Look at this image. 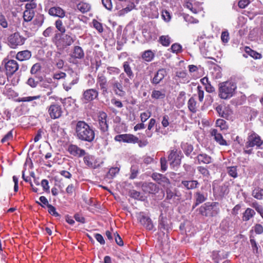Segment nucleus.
Here are the masks:
<instances>
[{
  "label": "nucleus",
  "instance_id": "38",
  "mask_svg": "<svg viewBox=\"0 0 263 263\" xmlns=\"http://www.w3.org/2000/svg\"><path fill=\"white\" fill-rule=\"evenodd\" d=\"M195 198L196 200L195 205H197L203 202L206 200L205 196L202 193L199 192H197L195 194Z\"/></svg>",
  "mask_w": 263,
  "mask_h": 263
},
{
  "label": "nucleus",
  "instance_id": "12",
  "mask_svg": "<svg viewBox=\"0 0 263 263\" xmlns=\"http://www.w3.org/2000/svg\"><path fill=\"white\" fill-rule=\"evenodd\" d=\"M97 85L100 86L103 95L108 93L107 79L103 73H99L98 74Z\"/></svg>",
  "mask_w": 263,
  "mask_h": 263
},
{
  "label": "nucleus",
  "instance_id": "34",
  "mask_svg": "<svg viewBox=\"0 0 263 263\" xmlns=\"http://www.w3.org/2000/svg\"><path fill=\"white\" fill-rule=\"evenodd\" d=\"M51 129L58 136H63L64 133V129L60 127L58 123H54L51 126Z\"/></svg>",
  "mask_w": 263,
  "mask_h": 263
},
{
  "label": "nucleus",
  "instance_id": "42",
  "mask_svg": "<svg viewBox=\"0 0 263 263\" xmlns=\"http://www.w3.org/2000/svg\"><path fill=\"white\" fill-rule=\"evenodd\" d=\"M246 52L248 53L251 57L255 59H259L261 57V54L252 50L249 47L246 48Z\"/></svg>",
  "mask_w": 263,
  "mask_h": 263
},
{
  "label": "nucleus",
  "instance_id": "7",
  "mask_svg": "<svg viewBox=\"0 0 263 263\" xmlns=\"http://www.w3.org/2000/svg\"><path fill=\"white\" fill-rule=\"evenodd\" d=\"M99 91L94 88L87 89L82 94V100L84 103H88L98 98Z\"/></svg>",
  "mask_w": 263,
  "mask_h": 263
},
{
  "label": "nucleus",
  "instance_id": "2",
  "mask_svg": "<svg viewBox=\"0 0 263 263\" xmlns=\"http://www.w3.org/2000/svg\"><path fill=\"white\" fill-rule=\"evenodd\" d=\"M236 84L232 81H227L218 84V96L222 99L227 100L235 93Z\"/></svg>",
  "mask_w": 263,
  "mask_h": 263
},
{
  "label": "nucleus",
  "instance_id": "37",
  "mask_svg": "<svg viewBox=\"0 0 263 263\" xmlns=\"http://www.w3.org/2000/svg\"><path fill=\"white\" fill-rule=\"evenodd\" d=\"M44 17L43 15H37L33 21V24L35 26L34 30H36L37 28L41 26L44 22Z\"/></svg>",
  "mask_w": 263,
  "mask_h": 263
},
{
  "label": "nucleus",
  "instance_id": "25",
  "mask_svg": "<svg viewBox=\"0 0 263 263\" xmlns=\"http://www.w3.org/2000/svg\"><path fill=\"white\" fill-rule=\"evenodd\" d=\"M76 40V36H72L71 34H66L62 38V42L64 46L71 45Z\"/></svg>",
  "mask_w": 263,
  "mask_h": 263
},
{
  "label": "nucleus",
  "instance_id": "3",
  "mask_svg": "<svg viewBox=\"0 0 263 263\" xmlns=\"http://www.w3.org/2000/svg\"><path fill=\"white\" fill-rule=\"evenodd\" d=\"M262 144L260 137L255 133L249 134L243 148L244 153L247 154L253 153V147H259Z\"/></svg>",
  "mask_w": 263,
  "mask_h": 263
},
{
  "label": "nucleus",
  "instance_id": "16",
  "mask_svg": "<svg viewBox=\"0 0 263 263\" xmlns=\"http://www.w3.org/2000/svg\"><path fill=\"white\" fill-rule=\"evenodd\" d=\"M166 76V71L164 68L159 69L155 74L154 77L151 80L152 83L157 85L159 84Z\"/></svg>",
  "mask_w": 263,
  "mask_h": 263
},
{
  "label": "nucleus",
  "instance_id": "45",
  "mask_svg": "<svg viewBox=\"0 0 263 263\" xmlns=\"http://www.w3.org/2000/svg\"><path fill=\"white\" fill-rule=\"evenodd\" d=\"M158 183L162 185L165 190L167 187H170L171 186V183L169 179L164 176H163Z\"/></svg>",
  "mask_w": 263,
  "mask_h": 263
},
{
  "label": "nucleus",
  "instance_id": "22",
  "mask_svg": "<svg viewBox=\"0 0 263 263\" xmlns=\"http://www.w3.org/2000/svg\"><path fill=\"white\" fill-rule=\"evenodd\" d=\"M143 190L149 193L154 194L157 192L158 189L157 185L152 182L145 183L142 185Z\"/></svg>",
  "mask_w": 263,
  "mask_h": 263
},
{
  "label": "nucleus",
  "instance_id": "6",
  "mask_svg": "<svg viewBox=\"0 0 263 263\" xmlns=\"http://www.w3.org/2000/svg\"><path fill=\"white\" fill-rule=\"evenodd\" d=\"M166 198L171 200L170 202L174 204H178L181 199V194L180 192L175 189L173 190L171 187H167L166 189Z\"/></svg>",
  "mask_w": 263,
  "mask_h": 263
},
{
  "label": "nucleus",
  "instance_id": "30",
  "mask_svg": "<svg viewBox=\"0 0 263 263\" xmlns=\"http://www.w3.org/2000/svg\"><path fill=\"white\" fill-rule=\"evenodd\" d=\"M77 9L82 13H85L88 11L90 9V6L89 4L81 2L77 5Z\"/></svg>",
  "mask_w": 263,
  "mask_h": 263
},
{
  "label": "nucleus",
  "instance_id": "54",
  "mask_svg": "<svg viewBox=\"0 0 263 263\" xmlns=\"http://www.w3.org/2000/svg\"><path fill=\"white\" fill-rule=\"evenodd\" d=\"M252 229V231L257 234H261L263 233V227L260 224H256Z\"/></svg>",
  "mask_w": 263,
  "mask_h": 263
},
{
  "label": "nucleus",
  "instance_id": "41",
  "mask_svg": "<svg viewBox=\"0 0 263 263\" xmlns=\"http://www.w3.org/2000/svg\"><path fill=\"white\" fill-rule=\"evenodd\" d=\"M40 98H41L40 95H37V96H35L21 97V98H18L17 99V101L19 102H31L33 100L39 99Z\"/></svg>",
  "mask_w": 263,
  "mask_h": 263
},
{
  "label": "nucleus",
  "instance_id": "5",
  "mask_svg": "<svg viewBox=\"0 0 263 263\" xmlns=\"http://www.w3.org/2000/svg\"><path fill=\"white\" fill-rule=\"evenodd\" d=\"M26 38L20 35L18 32L11 34L8 39L9 45L12 48H16L18 46L23 45Z\"/></svg>",
  "mask_w": 263,
  "mask_h": 263
},
{
  "label": "nucleus",
  "instance_id": "18",
  "mask_svg": "<svg viewBox=\"0 0 263 263\" xmlns=\"http://www.w3.org/2000/svg\"><path fill=\"white\" fill-rule=\"evenodd\" d=\"M85 55L84 50L81 47L75 46L73 47L71 53L70 54L71 58L74 59L81 60L84 58Z\"/></svg>",
  "mask_w": 263,
  "mask_h": 263
},
{
  "label": "nucleus",
  "instance_id": "58",
  "mask_svg": "<svg viewBox=\"0 0 263 263\" xmlns=\"http://www.w3.org/2000/svg\"><path fill=\"white\" fill-rule=\"evenodd\" d=\"M47 208H48V212L52 215L55 217H59L60 215L56 211L55 208L51 204L48 205Z\"/></svg>",
  "mask_w": 263,
  "mask_h": 263
},
{
  "label": "nucleus",
  "instance_id": "62",
  "mask_svg": "<svg viewBox=\"0 0 263 263\" xmlns=\"http://www.w3.org/2000/svg\"><path fill=\"white\" fill-rule=\"evenodd\" d=\"M41 69V65L39 63L34 64L31 68L30 72L31 74H35Z\"/></svg>",
  "mask_w": 263,
  "mask_h": 263
},
{
  "label": "nucleus",
  "instance_id": "10",
  "mask_svg": "<svg viewBox=\"0 0 263 263\" xmlns=\"http://www.w3.org/2000/svg\"><path fill=\"white\" fill-rule=\"evenodd\" d=\"M48 112L51 119L59 118L62 114V109L61 105L58 104H51L48 109Z\"/></svg>",
  "mask_w": 263,
  "mask_h": 263
},
{
  "label": "nucleus",
  "instance_id": "50",
  "mask_svg": "<svg viewBox=\"0 0 263 263\" xmlns=\"http://www.w3.org/2000/svg\"><path fill=\"white\" fill-rule=\"evenodd\" d=\"M171 49L173 53H178L181 51L182 46L179 44L175 43L172 45Z\"/></svg>",
  "mask_w": 263,
  "mask_h": 263
},
{
  "label": "nucleus",
  "instance_id": "43",
  "mask_svg": "<svg viewBox=\"0 0 263 263\" xmlns=\"http://www.w3.org/2000/svg\"><path fill=\"white\" fill-rule=\"evenodd\" d=\"M250 238V245L251 246L253 252L256 254L258 253L259 246L256 243L254 238V237L251 236Z\"/></svg>",
  "mask_w": 263,
  "mask_h": 263
},
{
  "label": "nucleus",
  "instance_id": "63",
  "mask_svg": "<svg viewBox=\"0 0 263 263\" xmlns=\"http://www.w3.org/2000/svg\"><path fill=\"white\" fill-rule=\"evenodd\" d=\"M41 185L43 188V190L49 192V186L48 181L46 179H43L41 181Z\"/></svg>",
  "mask_w": 263,
  "mask_h": 263
},
{
  "label": "nucleus",
  "instance_id": "11",
  "mask_svg": "<svg viewBox=\"0 0 263 263\" xmlns=\"http://www.w3.org/2000/svg\"><path fill=\"white\" fill-rule=\"evenodd\" d=\"M115 140L128 143H136L138 142V138L132 134H121L115 136Z\"/></svg>",
  "mask_w": 263,
  "mask_h": 263
},
{
  "label": "nucleus",
  "instance_id": "57",
  "mask_svg": "<svg viewBox=\"0 0 263 263\" xmlns=\"http://www.w3.org/2000/svg\"><path fill=\"white\" fill-rule=\"evenodd\" d=\"M92 23L95 28L97 29L100 33H101L103 31V28L101 23L96 20H93Z\"/></svg>",
  "mask_w": 263,
  "mask_h": 263
},
{
  "label": "nucleus",
  "instance_id": "27",
  "mask_svg": "<svg viewBox=\"0 0 263 263\" xmlns=\"http://www.w3.org/2000/svg\"><path fill=\"white\" fill-rule=\"evenodd\" d=\"M255 214V212L253 209L251 208H247L243 214L242 217V220L247 221L251 218L253 217Z\"/></svg>",
  "mask_w": 263,
  "mask_h": 263
},
{
  "label": "nucleus",
  "instance_id": "44",
  "mask_svg": "<svg viewBox=\"0 0 263 263\" xmlns=\"http://www.w3.org/2000/svg\"><path fill=\"white\" fill-rule=\"evenodd\" d=\"M170 39L168 35H162L159 39L161 44L164 46H168L170 44Z\"/></svg>",
  "mask_w": 263,
  "mask_h": 263
},
{
  "label": "nucleus",
  "instance_id": "53",
  "mask_svg": "<svg viewBox=\"0 0 263 263\" xmlns=\"http://www.w3.org/2000/svg\"><path fill=\"white\" fill-rule=\"evenodd\" d=\"M99 127L100 130L103 133H106L108 130V125L107 123V122H99Z\"/></svg>",
  "mask_w": 263,
  "mask_h": 263
},
{
  "label": "nucleus",
  "instance_id": "15",
  "mask_svg": "<svg viewBox=\"0 0 263 263\" xmlns=\"http://www.w3.org/2000/svg\"><path fill=\"white\" fill-rule=\"evenodd\" d=\"M210 134L211 136L214 138L215 141L219 145L222 146L228 145L226 140L223 139L222 135L218 133L217 129H212L211 130Z\"/></svg>",
  "mask_w": 263,
  "mask_h": 263
},
{
  "label": "nucleus",
  "instance_id": "14",
  "mask_svg": "<svg viewBox=\"0 0 263 263\" xmlns=\"http://www.w3.org/2000/svg\"><path fill=\"white\" fill-rule=\"evenodd\" d=\"M111 85L115 93L120 97L124 96L125 92L123 90L122 84L121 82L116 80L115 78L111 79Z\"/></svg>",
  "mask_w": 263,
  "mask_h": 263
},
{
  "label": "nucleus",
  "instance_id": "35",
  "mask_svg": "<svg viewBox=\"0 0 263 263\" xmlns=\"http://www.w3.org/2000/svg\"><path fill=\"white\" fill-rule=\"evenodd\" d=\"M142 59L146 62H151L154 58V53L151 50L145 51L142 54Z\"/></svg>",
  "mask_w": 263,
  "mask_h": 263
},
{
  "label": "nucleus",
  "instance_id": "19",
  "mask_svg": "<svg viewBox=\"0 0 263 263\" xmlns=\"http://www.w3.org/2000/svg\"><path fill=\"white\" fill-rule=\"evenodd\" d=\"M181 186L187 190H193L198 187L199 185L197 180H182L181 183Z\"/></svg>",
  "mask_w": 263,
  "mask_h": 263
},
{
  "label": "nucleus",
  "instance_id": "4",
  "mask_svg": "<svg viewBox=\"0 0 263 263\" xmlns=\"http://www.w3.org/2000/svg\"><path fill=\"white\" fill-rule=\"evenodd\" d=\"M79 81V76L76 72L70 70L68 72V75L66 79L63 84L64 89L68 91L73 86L77 84Z\"/></svg>",
  "mask_w": 263,
  "mask_h": 263
},
{
  "label": "nucleus",
  "instance_id": "17",
  "mask_svg": "<svg viewBox=\"0 0 263 263\" xmlns=\"http://www.w3.org/2000/svg\"><path fill=\"white\" fill-rule=\"evenodd\" d=\"M68 151L74 156L82 157L85 155V151L79 147L77 145L71 144L68 146Z\"/></svg>",
  "mask_w": 263,
  "mask_h": 263
},
{
  "label": "nucleus",
  "instance_id": "46",
  "mask_svg": "<svg viewBox=\"0 0 263 263\" xmlns=\"http://www.w3.org/2000/svg\"><path fill=\"white\" fill-rule=\"evenodd\" d=\"M227 172L230 176L234 178H236L238 176L237 168L236 166L228 167L227 168Z\"/></svg>",
  "mask_w": 263,
  "mask_h": 263
},
{
  "label": "nucleus",
  "instance_id": "64",
  "mask_svg": "<svg viewBox=\"0 0 263 263\" xmlns=\"http://www.w3.org/2000/svg\"><path fill=\"white\" fill-rule=\"evenodd\" d=\"M102 3L104 7L107 10H110L112 9L111 0H102Z\"/></svg>",
  "mask_w": 263,
  "mask_h": 263
},
{
  "label": "nucleus",
  "instance_id": "55",
  "mask_svg": "<svg viewBox=\"0 0 263 263\" xmlns=\"http://www.w3.org/2000/svg\"><path fill=\"white\" fill-rule=\"evenodd\" d=\"M0 25L4 28L8 27V21L4 15L0 14Z\"/></svg>",
  "mask_w": 263,
  "mask_h": 263
},
{
  "label": "nucleus",
  "instance_id": "36",
  "mask_svg": "<svg viewBox=\"0 0 263 263\" xmlns=\"http://www.w3.org/2000/svg\"><path fill=\"white\" fill-rule=\"evenodd\" d=\"M34 15V11L33 10H26L24 12L23 18L25 22L30 21Z\"/></svg>",
  "mask_w": 263,
  "mask_h": 263
},
{
  "label": "nucleus",
  "instance_id": "51",
  "mask_svg": "<svg viewBox=\"0 0 263 263\" xmlns=\"http://www.w3.org/2000/svg\"><path fill=\"white\" fill-rule=\"evenodd\" d=\"M161 16L163 20L166 22H168L171 18V14L167 10H162L161 11Z\"/></svg>",
  "mask_w": 263,
  "mask_h": 263
},
{
  "label": "nucleus",
  "instance_id": "39",
  "mask_svg": "<svg viewBox=\"0 0 263 263\" xmlns=\"http://www.w3.org/2000/svg\"><path fill=\"white\" fill-rule=\"evenodd\" d=\"M252 195L257 199H262L263 198V189L260 188L255 189L252 191Z\"/></svg>",
  "mask_w": 263,
  "mask_h": 263
},
{
  "label": "nucleus",
  "instance_id": "21",
  "mask_svg": "<svg viewBox=\"0 0 263 263\" xmlns=\"http://www.w3.org/2000/svg\"><path fill=\"white\" fill-rule=\"evenodd\" d=\"M158 3L155 2H151L149 4L150 11L149 15L152 18H157L159 16L158 8L156 6Z\"/></svg>",
  "mask_w": 263,
  "mask_h": 263
},
{
  "label": "nucleus",
  "instance_id": "23",
  "mask_svg": "<svg viewBox=\"0 0 263 263\" xmlns=\"http://www.w3.org/2000/svg\"><path fill=\"white\" fill-rule=\"evenodd\" d=\"M31 57V53L28 50L19 51L16 55V58L20 61L29 60Z\"/></svg>",
  "mask_w": 263,
  "mask_h": 263
},
{
  "label": "nucleus",
  "instance_id": "60",
  "mask_svg": "<svg viewBox=\"0 0 263 263\" xmlns=\"http://www.w3.org/2000/svg\"><path fill=\"white\" fill-rule=\"evenodd\" d=\"M151 114L150 112H144L141 114L140 118L142 122H145L150 117Z\"/></svg>",
  "mask_w": 263,
  "mask_h": 263
},
{
  "label": "nucleus",
  "instance_id": "26",
  "mask_svg": "<svg viewBox=\"0 0 263 263\" xmlns=\"http://www.w3.org/2000/svg\"><path fill=\"white\" fill-rule=\"evenodd\" d=\"M197 158L199 163L209 164L212 162V158L205 154L198 155Z\"/></svg>",
  "mask_w": 263,
  "mask_h": 263
},
{
  "label": "nucleus",
  "instance_id": "56",
  "mask_svg": "<svg viewBox=\"0 0 263 263\" xmlns=\"http://www.w3.org/2000/svg\"><path fill=\"white\" fill-rule=\"evenodd\" d=\"M204 91L202 90L201 86H198L197 87V95L199 101L202 102L204 98Z\"/></svg>",
  "mask_w": 263,
  "mask_h": 263
},
{
  "label": "nucleus",
  "instance_id": "52",
  "mask_svg": "<svg viewBox=\"0 0 263 263\" xmlns=\"http://www.w3.org/2000/svg\"><path fill=\"white\" fill-rule=\"evenodd\" d=\"M130 196L131 197L136 199L142 200L143 197L141 195L139 192L136 190H132L130 192Z\"/></svg>",
  "mask_w": 263,
  "mask_h": 263
},
{
  "label": "nucleus",
  "instance_id": "9",
  "mask_svg": "<svg viewBox=\"0 0 263 263\" xmlns=\"http://www.w3.org/2000/svg\"><path fill=\"white\" fill-rule=\"evenodd\" d=\"M180 152L176 149L171 151L168 157V160L170 162V165L172 167L177 166L181 162Z\"/></svg>",
  "mask_w": 263,
  "mask_h": 263
},
{
  "label": "nucleus",
  "instance_id": "33",
  "mask_svg": "<svg viewBox=\"0 0 263 263\" xmlns=\"http://www.w3.org/2000/svg\"><path fill=\"white\" fill-rule=\"evenodd\" d=\"M84 161L85 164L89 167H93L95 166L94 157L92 155H85L84 157Z\"/></svg>",
  "mask_w": 263,
  "mask_h": 263
},
{
  "label": "nucleus",
  "instance_id": "24",
  "mask_svg": "<svg viewBox=\"0 0 263 263\" xmlns=\"http://www.w3.org/2000/svg\"><path fill=\"white\" fill-rule=\"evenodd\" d=\"M218 205V202H206L202 206V209H204V210H206V211L209 213V212L212 210H214V209L215 208L216 209L214 210L215 211V214H217L219 212V209H216V207Z\"/></svg>",
  "mask_w": 263,
  "mask_h": 263
},
{
  "label": "nucleus",
  "instance_id": "28",
  "mask_svg": "<svg viewBox=\"0 0 263 263\" xmlns=\"http://www.w3.org/2000/svg\"><path fill=\"white\" fill-rule=\"evenodd\" d=\"M151 97L155 99H162L165 97V91L164 89L161 90H154L152 91Z\"/></svg>",
  "mask_w": 263,
  "mask_h": 263
},
{
  "label": "nucleus",
  "instance_id": "49",
  "mask_svg": "<svg viewBox=\"0 0 263 263\" xmlns=\"http://www.w3.org/2000/svg\"><path fill=\"white\" fill-rule=\"evenodd\" d=\"M55 27L57 29L60 31L61 33H64L65 32V27L63 25V23L61 20H58L55 23Z\"/></svg>",
  "mask_w": 263,
  "mask_h": 263
},
{
  "label": "nucleus",
  "instance_id": "40",
  "mask_svg": "<svg viewBox=\"0 0 263 263\" xmlns=\"http://www.w3.org/2000/svg\"><path fill=\"white\" fill-rule=\"evenodd\" d=\"M181 147L187 156H189L193 150V146L187 143H182Z\"/></svg>",
  "mask_w": 263,
  "mask_h": 263
},
{
  "label": "nucleus",
  "instance_id": "59",
  "mask_svg": "<svg viewBox=\"0 0 263 263\" xmlns=\"http://www.w3.org/2000/svg\"><path fill=\"white\" fill-rule=\"evenodd\" d=\"M229 33L228 31H223L221 35V40L222 42L227 43L229 41Z\"/></svg>",
  "mask_w": 263,
  "mask_h": 263
},
{
  "label": "nucleus",
  "instance_id": "61",
  "mask_svg": "<svg viewBox=\"0 0 263 263\" xmlns=\"http://www.w3.org/2000/svg\"><path fill=\"white\" fill-rule=\"evenodd\" d=\"M108 70V72L110 74H118L120 72V70L118 68L114 67H108L107 68Z\"/></svg>",
  "mask_w": 263,
  "mask_h": 263
},
{
  "label": "nucleus",
  "instance_id": "29",
  "mask_svg": "<svg viewBox=\"0 0 263 263\" xmlns=\"http://www.w3.org/2000/svg\"><path fill=\"white\" fill-rule=\"evenodd\" d=\"M123 67L124 71L126 73L128 77L130 79H133L134 78V74L128 62H124L123 64Z\"/></svg>",
  "mask_w": 263,
  "mask_h": 263
},
{
  "label": "nucleus",
  "instance_id": "48",
  "mask_svg": "<svg viewBox=\"0 0 263 263\" xmlns=\"http://www.w3.org/2000/svg\"><path fill=\"white\" fill-rule=\"evenodd\" d=\"M119 171L120 168L118 167H111L108 171L107 177L110 178H112L119 173Z\"/></svg>",
  "mask_w": 263,
  "mask_h": 263
},
{
  "label": "nucleus",
  "instance_id": "31",
  "mask_svg": "<svg viewBox=\"0 0 263 263\" xmlns=\"http://www.w3.org/2000/svg\"><path fill=\"white\" fill-rule=\"evenodd\" d=\"M189 109L192 112L195 113L197 111V102L193 97L191 98L187 102Z\"/></svg>",
  "mask_w": 263,
  "mask_h": 263
},
{
  "label": "nucleus",
  "instance_id": "13",
  "mask_svg": "<svg viewBox=\"0 0 263 263\" xmlns=\"http://www.w3.org/2000/svg\"><path fill=\"white\" fill-rule=\"evenodd\" d=\"M5 69L7 74L11 76L18 70V65L15 60H10L5 63Z\"/></svg>",
  "mask_w": 263,
  "mask_h": 263
},
{
  "label": "nucleus",
  "instance_id": "47",
  "mask_svg": "<svg viewBox=\"0 0 263 263\" xmlns=\"http://www.w3.org/2000/svg\"><path fill=\"white\" fill-rule=\"evenodd\" d=\"M216 124L217 126L220 128L221 130H225L228 128L227 122L223 119H219L217 120Z\"/></svg>",
  "mask_w": 263,
  "mask_h": 263
},
{
  "label": "nucleus",
  "instance_id": "32",
  "mask_svg": "<svg viewBox=\"0 0 263 263\" xmlns=\"http://www.w3.org/2000/svg\"><path fill=\"white\" fill-rule=\"evenodd\" d=\"M159 229L161 231L166 230L169 229V225L167 222V220L163 217H159Z\"/></svg>",
  "mask_w": 263,
  "mask_h": 263
},
{
  "label": "nucleus",
  "instance_id": "8",
  "mask_svg": "<svg viewBox=\"0 0 263 263\" xmlns=\"http://www.w3.org/2000/svg\"><path fill=\"white\" fill-rule=\"evenodd\" d=\"M137 217L140 222L147 230H151L153 229L154 225L151 218L145 215L143 212H139L137 214Z\"/></svg>",
  "mask_w": 263,
  "mask_h": 263
},
{
  "label": "nucleus",
  "instance_id": "20",
  "mask_svg": "<svg viewBox=\"0 0 263 263\" xmlns=\"http://www.w3.org/2000/svg\"><path fill=\"white\" fill-rule=\"evenodd\" d=\"M48 13L49 15L63 18L65 16V12L63 9L60 7H53L49 9Z\"/></svg>",
  "mask_w": 263,
  "mask_h": 263
},
{
  "label": "nucleus",
  "instance_id": "1",
  "mask_svg": "<svg viewBox=\"0 0 263 263\" xmlns=\"http://www.w3.org/2000/svg\"><path fill=\"white\" fill-rule=\"evenodd\" d=\"M76 136L81 141L91 142L95 137V131L92 127L83 121H79L76 125Z\"/></svg>",
  "mask_w": 263,
  "mask_h": 263
}]
</instances>
